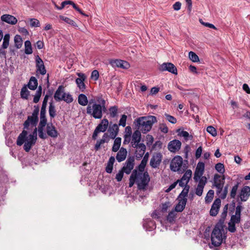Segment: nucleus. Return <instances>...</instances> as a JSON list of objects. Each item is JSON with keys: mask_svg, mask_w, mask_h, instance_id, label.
<instances>
[{"mask_svg": "<svg viewBox=\"0 0 250 250\" xmlns=\"http://www.w3.org/2000/svg\"><path fill=\"white\" fill-rule=\"evenodd\" d=\"M42 87L41 85H40L38 87V90H37L36 92V94L34 96V99H33V102L34 103H37L39 102L40 97L42 95Z\"/></svg>", "mask_w": 250, "mask_h": 250, "instance_id": "obj_34", "label": "nucleus"}, {"mask_svg": "<svg viewBox=\"0 0 250 250\" xmlns=\"http://www.w3.org/2000/svg\"><path fill=\"white\" fill-rule=\"evenodd\" d=\"M10 40V35L9 34H6L3 38V42L2 44V48L3 49H6L9 45V42Z\"/></svg>", "mask_w": 250, "mask_h": 250, "instance_id": "obj_40", "label": "nucleus"}, {"mask_svg": "<svg viewBox=\"0 0 250 250\" xmlns=\"http://www.w3.org/2000/svg\"><path fill=\"white\" fill-rule=\"evenodd\" d=\"M29 95V91L27 88V86L24 85L21 88V98L27 100Z\"/></svg>", "mask_w": 250, "mask_h": 250, "instance_id": "obj_33", "label": "nucleus"}, {"mask_svg": "<svg viewBox=\"0 0 250 250\" xmlns=\"http://www.w3.org/2000/svg\"><path fill=\"white\" fill-rule=\"evenodd\" d=\"M59 18L61 20L64 21L67 23H68L73 26H74V27L78 26L77 23L73 20H72L67 17H65L61 15L59 16Z\"/></svg>", "mask_w": 250, "mask_h": 250, "instance_id": "obj_36", "label": "nucleus"}, {"mask_svg": "<svg viewBox=\"0 0 250 250\" xmlns=\"http://www.w3.org/2000/svg\"><path fill=\"white\" fill-rule=\"evenodd\" d=\"M228 230L231 232H234L236 231L235 224L229 222L228 224Z\"/></svg>", "mask_w": 250, "mask_h": 250, "instance_id": "obj_64", "label": "nucleus"}, {"mask_svg": "<svg viewBox=\"0 0 250 250\" xmlns=\"http://www.w3.org/2000/svg\"><path fill=\"white\" fill-rule=\"evenodd\" d=\"M141 134L140 131L138 129L135 131L132 136L131 144L132 147L134 146L136 144H138L141 141Z\"/></svg>", "mask_w": 250, "mask_h": 250, "instance_id": "obj_24", "label": "nucleus"}, {"mask_svg": "<svg viewBox=\"0 0 250 250\" xmlns=\"http://www.w3.org/2000/svg\"><path fill=\"white\" fill-rule=\"evenodd\" d=\"M150 181V177L147 171L140 172L137 170L136 184L138 189L146 190Z\"/></svg>", "mask_w": 250, "mask_h": 250, "instance_id": "obj_5", "label": "nucleus"}, {"mask_svg": "<svg viewBox=\"0 0 250 250\" xmlns=\"http://www.w3.org/2000/svg\"><path fill=\"white\" fill-rule=\"evenodd\" d=\"M126 155L127 150L126 148L122 147L117 153L116 158L118 162H121L125 159Z\"/></svg>", "mask_w": 250, "mask_h": 250, "instance_id": "obj_23", "label": "nucleus"}, {"mask_svg": "<svg viewBox=\"0 0 250 250\" xmlns=\"http://www.w3.org/2000/svg\"><path fill=\"white\" fill-rule=\"evenodd\" d=\"M109 124L108 121L107 119H103L100 123L97 125L96 129L100 132H104L107 128Z\"/></svg>", "mask_w": 250, "mask_h": 250, "instance_id": "obj_21", "label": "nucleus"}, {"mask_svg": "<svg viewBox=\"0 0 250 250\" xmlns=\"http://www.w3.org/2000/svg\"><path fill=\"white\" fill-rule=\"evenodd\" d=\"M27 119L30 121L32 125L35 126H36L39 120L38 116H33V115L32 114V116H28Z\"/></svg>", "mask_w": 250, "mask_h": 250, "instance_id": "obj_44", "label": "nucleus"}, {"mask_svg": "<svg viewBox=\"0 0 250 250\" xmlns=\"http://www.w3.org/2000/svg\"><path fill=\"white\" fill-rule=\"evenodd\" d=\"M46 133L49 136L53 138H57L59 135L57 130L52 123L47 124L46 125Z\"/></svg>", "mask_w": 250, "mask_h": 250, "instance_id": "obj_18", "label": "nucleus"}, {"mask_svg": "<svg viewBox=\"0 0 250 250\" xmlns=\"http://www.w3.org/2000/svg\"><path fill=\"white\" fill-rule=\"evenodd\" d=\"M177 132L178 133V135L184 137L186 140H188V137H189V133L186 131L181 130L180 129H179L177 130Z\"/></svg>", "mask_w": 250, "mask_h": 250, "instance_id": "obj_57", "label": "nucleus"}, {"mask_svg": "<svg viewBox=\"0 0 250 250\" xmlns=\"http://www.w3.org/2000/svg\"><path fill=\"white\" fill-rule=\"evenodd\" d=\"M227 215V212L223 211L221 213V218L220 219L219 222L216 224L217 225H220L222 226H224V221Z\"/></svg>", "mask_w": 250, "mask_h": 250, "instance_id": "obj_47", "label": "nucleus"}, {"mask_svg": "<svg viewBox=\"0 0 250 250\" xmlns=\"http://www.w3.org/2000/svg\"><path fill=\"white\" fill-rule=\"evenodd\" d=\"M64 90V87L62 85H60L58 87L54 95V98L56 101L60 102L63 100L64 96L66 95Z\"/></svg>", "mask_w": 250, "mask_h": 250, "instance_id": "obj_16", "label": "nucleus"}, {"mask_svg": "<svg viewBox=\"0 0 250 250\" xmlns=\"http://www.w3.org/2000/svg\"><path fill=\"white\" fill-rule=\"evenodd\" d=\"M49 114L51 118H54L56 115V111L55 106L53 104L52 102L49 103Z\"/></svg>", "mask_w": 250, "mask_h": 250, "instance_id": "obj_39", "label": "nucleus"}, {"mask_svg": "<svg viewBox=\"0 0 250 250\" xmlns=\"http://www.w3.org/2000/svg\"><path fill=\"white\" fill-rule=\"evenodd\" d=\"M126 119L127 116L125 114L123 115L120 120L119 125L125 127L126 125Z\"/></svg>", "mask_w": 250, "mask_h": 250, "instance_id": "obj_58", "label": "nucleus"}, {"mask_svg": "<svg viewBox=\"0 0 250 250\" xmlns=\"http://www.w3.org/2000/svg\"><path fill=\"white\" fill-rule=\"evenodd\" d=\"M122 139L120 137H116L114 142L112 150L113 152H117L120 148L121 144Z\"/></svg>", "mask_w": 250, "mask_h": 250, "instance_id": "obj_29", "label": "nucleus"}, {"mask_svg": "<svg viewBox=\"0 0 250 250\" xmlns=\"http://www.w3.org/2000/svg\"><path fill=\"white\" fill-rule=\"evenodd\" d=\"M15 45L17 49L21 48L22 45V40L21 36L16 35L14 37Z\"/></svg>", "mask_w": 250, "mask_h": 250, "instance_id": "obj_32", "label": "nucleus"}, {"mask_svg": "<svg viewBox=\"0 0 250 250\" xmlns=\"http://www.w3.org/2000/svg\"><path fill=\"white\" fill-rule=\"evenodd\" d=\"M191 176L192 171L190 169L186 170L181 179L177 181L179 183V186L181 187H184L185 185H188V184L189 182Z\"/></svg>", "mask_w": 250, "mask_h": 250, "instance_id": "obj_10", "label": "nucleus"}, {"mask_svg": "<svg viewBox=\"0 0 250 250\" xmlns=\"http://www.w3.org/2000/svg\"><path fill=\"white\" fill-rule=\"evenodd\" d=\"M190 187L188 185H185L184 186V188L179 194L178 197V199L180 198H186V197L188 196V192L189 191Z\"/></svg>", "mask_w": 250, "mask_h": 250, "instance_id": "obj_35", "label": "nucleus"}, {"mask_svg": "<svg viewBox=\"0 0 250 250\" xmlns=\"http://www.w3.org/2000/svg\"><path fill=\"white\" fill-rule=\"evenodd\" d=\"M221 201L219 198L216 199L211 206V209L210 210V215L212 216H215L218 213Z\"/></svg>", "mask_w": 250, "mask_h": 250, "instance_id": "obj_14", "label": "nucleus"}, {"mask_svg": "<svg viewBox=\"0 0 250 250\" xmlns=\"http://www.w3.org/2000/svg\"><path fill=\"white\" fill-rule=\"evenodd\" d=\"M115 162V158L114 156H111L107 163L105 167V171L108 173H111L113 170V165Z\"/></svg>", "mask_w": 250, "mask_h": 250, "instance_id": "obj_27", "label": "nucleus"}, {"mask_svg": "<svg viewBox=\"0 0 250 250\" xmlns=\"http://www.w3.org/2000/svg\"><path fill=\"white\" fill-rule=\"evenodd\" d=\"M96 101L97 103V104H103V105H106V102L105 101L102 97H97L96 98Z\"/></svg>", "mask_w": 250, "mask_h": 250, "instance_id": "obj_63", "label": "nucleus"}, {"mask_svg": "<svg viewBox=\"0 0 250 250\" xmlns=\"http://www.w3.org/2000/svg\"><path fill=\"white\" fill-rule=\"evenodd\" d=\"M241 221V216L234 214L231 216L230 222L236 224L239 223Z\"/></svg>", "mask_w": 250, "mask_h": 250, "instance_id": "obj_49", "label": "nucleus"}, {"mask_svg": "<svg viewBox=\"0 0 250 250\" xmlns=\"http://www.w3.org/2000/svg\"><path fill=\"white\" fill-rule=\"evenodd\" d=\"M110 116L112 118H114L117 115L118 107L116 105L111 106L109 108Z\"/></svg>", "mask_w": 250, "mask_h": 250, "instance_id": "obj_41", "label": "nucleus"}, {"mask_svg": "<svg viewBox=\"0 0 250 250\" xmlns=\"http://www.w3.org/2000/svg\"><path fill=\"white\" fill-rule=\"evenodd\" d=\"M46 125L39 124L37 131H38L39 136L42 139H45L47 138V135L43 132L44 127Z\"/></svg>", "mask_w": 250, "mask_h": 250, "instance_id": "obj_28", "label": "nucleus"}, {"mask_svg": "<svg viewBox=\"0 0 250 250\" xmlns=\"http://www.w3.org/2000/svg\"><path fill=\"white\" fill-rule=\"evenodd\" d=\"M133 147H137L138 149H140V150H139V151L141 152V153L140 154V157H142L143 156V155H144L145 151H146V146L145 145V144H143V143H141V144H136V145H135L134 146H133Z\"/></svg>", "mask_w": 250, "mask_h": 250, "instance_id": "obj_37", "label": "nucleus"}, {"mask_svg": "<svg viewBox=\"0 0 250 250\" xmlns=\"http://www.w3.org/2000/svg\"><path fill=\"white\" fill-rule=\"evenodd\" d=\"M176 215L175 211H170L167 216V220L170 223L172 222L174 220Z\"/></svg>", "mask_w": 250, "mask_h": 250, "instance_id": "obj_48", "label": "nucleus"}, {"mask_svg": "<svg viewBox=\"0 0 250 250\" xmlns=\"http://www.w3.org/2000/svg\"><path fill=\"white\" fill-rule=\"evenodd\" d=\"M229 185H227L224 188L223 192L221 194L220 197L221 199H224L226 198L227 195L228 194V189Z\"/></svg>", "mask_w": 250, "mask_h": 250, "instance_id": "obj_59", "label": "nucleus"}, {"mask_svg": "<svg viewBox=\"0 0 250 250\" xmlns=\"http://www.w3.org/2000/svg\"><path fill=\"white\" fill-rule=\"evenodd\" d=\"M134 157L133 156H129L126 160L124 167L122 169L127 174L130 173L131 170L134 167Z\"/></svg>", "mask_w": 250, "mask_h": 250, "instance_id": "obj_7", "label": "nucleus"}, {"mask_svg": "<svg viewBox=\"0 0 250 250\" xmlns=\"http://www.w3.org/2000/svg\"><path fill=\"white\" fill-rule=\"evenodd\" d=\"M170 169L174 172H183L187 168V164L183 163V158L180 156H175L170 164Z\"/></svg>", "mask_w": 250, "mask_h": 250, "instance_id": "obj_6", "label": "nucleus"}, {"mask_svg": "<svg viewBox=\"0 0 250 250\" xmlns=\"http://www.w3.org/2000/svg\"><path fill=\"white\" fill-rule=\"evenodd\" d=\"M99 77V73L98 70H94L92 72L91 75V78L92 79L94 80L95 81H96L98 79Z\"/></svg>", "mask_w": 250, "mask_h": 250, "instance_id": "obj_62", "label": "nucleus"}, {"mask_svg": "<svg viewBox=\"0 0 250 250\" xmlns=\"http://www.w3.org/2000/svg\"><path fill=\"white\" fill-rule=\"evenodd\" d=\"M36 72L44 75L46 73V70L42 59L37 55L36 57Z\"/></svg>", "mask_w": 250, "mask_h": 250, "instance_id": "obj_9", "label": "nucleus"}, {"mask_svg": "<svg viewBox=\"0 0 250 250\" xmlns=\"http://www.w3.org/2000/svg\"><path fill=\"white\" fill-rule=\"evenodd\" d=\"M156 122H157V119L154 116L139 117L134 121L137 129L143 133H146L149 131L153 124Z\"/></svg>", "mask_w": 250, "mask_h": 250, "instance_id": "obj_1", "label": "nucleus"}, {"mask_svg": "<svg viewBox=\"0 0 250 250\" xmlns=\"http://www.w3.org/2000/svg\"><path fill=\"white\" fill-rule=\"evenodd\" d=\"M78 103L81 105H87L88 103L87 97L84 94H80L78 97Z\"/></svg>", "mask_w": 250, "mask_h": 250, "instance_id": "obj_31", "label": "nucleus"}, {"mask_svg": "<svg viewBox=\"0 0 250 250\" xmlns=\"http://www.w3.org/2000/svg\"><path fill=\"white\" fill-rule=\"evenodd\" d=\"M214 191L213 190H209L207 194L205 197V201L206 203H210L212 201L214 196Z\"/></svg>", "mask_w": 250, "mask_h": 250, "instance_id": "obj_42", "label": "nucleus"}, {"mask_svg": "<svg viewBox=\"0 0 250 250\" xmlns=\"http://www.w3.org/2000/svg\"><path fill=\"white\" fill-rule=\"evenodd\" d=\"M238 184H239L237 183V184L234 185L232 187V188L230 191V196L231 198H234L235 197L236 192H237V190L238 188Z\"/></svg>", "mask_w": 250, "mask_h": 250, "instance_id": "obj_50", "label": "nucleus"}, {"mask_svg": "<svg viewBox=\"0 0 250 250\" xmlns=\"http://www.w3.org/2000/svg\"><path fill=\"white\" fill-rule=\"evenodd\" d=\"M207 131L208 133L210 134L212 136H216L217 135V131L216 129L212 126H209L207 128Z\"/></svg>", "mask_w": 250, "mask_h": 250, "instance_id": "obj_52", "label": "nucleus"}, {"mask_svg": "<svg viewBox=\"0 0 250 250\" xmlns=\"http://www.w3.org/2000/svg\"><path fill=\"white\" fill-rule=\"evenodd\" d=\"M215 168L218 172L221 174H223L225 171L224 166L221 163H219L216 164Z\"/></svg>", "mask_w": 250, "mask_h": 250, "instance_id": "obj_43", "label": "nucleus"}, {"mask_svg": "<svg viewBox=\"0 0 250 250\" xmlns=\"http://www.w3.org/2000/svg\"><path fill=\"white\" fill-rule=\"evenodd\" d=\"M70 5H72L73 7L78 12H79L81 14H82L83 16L87 17L88 15L84 14L78 6L77 5L72 1L70 0Z\"/></svg>", "mask_w": 250, "mask_h": 250, "instance_id": "obj_51", "label": "nucleus"}, {"mask_svg": "<svg viewBox=\"0 0 250 250\" xmlns=\"http://www.w3.org/2000/svg\"><path fill=\"white\" fill-rule=\"evenodd\" d=\"M137 169H134L129 177V187H132L135 183H136Z\"/></svg>", "mask_w": 250, "mask_h": 250, "instance_id": "obj_30", "label": "nucleus"}, {"mask_svg": "<svg viewBox=\"0 0 250 250\" xmlns=\"http://www.w3.org/2000/svg\"><path fill=\"white\" fill-rule=\"evenodd\" d=\"M119 131L118 125L115 124L110 125L108 129V132L109 133V137L112 139H114L118 135Z\"/></svg>", "mask_w": 250, "mask_h": 250, "instance_id": "obj_19", "label": "nucleus"}, {"mask_svg": "<svg viewBox=\"0 0 250 250\" xmlns=\"http://www.w3.org/2000/svg\"><path fill=\"white\" fill-rule=\"evenodd\" d=\"M225 176L223 175L222 177L218 174H215L213 177V182L212 186L213 187H217V185L219 184L220 186H224L225 183Z\"/></svg>", "mask_w": 250, "mask_h": 250, "instance_id": "obj_22", "label": "nucleus"}, {"mask_svg": "<svg viewBox=\"0 0 250 250\" xmlns=\"http://www.w3.org/2000/svg\"><path fill=\"white\" fill-rule=\"evenodd\" d=\"M110 63L113 67H118L123 69H126L130 67V64L128 62L121 60H111Z\"/></svg>", "mask_w": 250, "mask_h": 250, "instance_id": "obj_11", "label": "nucleus"}, {"mask_svg": "<svg viewBox=\"0 0 250 250\" xmlns=\"http://www.w3.org/2000/svg\"><path fill=\"white\" fill-rule=\"evenodd\" d=\"M125 172L121 169L116 175V179L118 182H120L123 177Z\"/></svg>", "mask_w": 250, "mask_h": 250, "instance_id": "obj_61", "label": "nucleus"}, {"mask_svg": "<svg viewBox=\"0 0 250 250\" xmlns=\"http://www.w3.org/2000/svg\"><path fill=\"white\" fill-rule=\"evenodd\" d=\"M2 21L9 24L14 25L17 22V19L13 16L9 14H4L1 17Z\"/></svg>", "mask_w": 250, "mask_h": 250, "instance_id": "obj_20", "label": "nucleus"}, {"mask_svg": "<svg viewBox=\"0 0 250 250\" xmlns=\"http://www.w3.org/2000/svg\"><path fill=\"white\" fill-rule=\"evenodd\" d=\"M38 81L37 79L33 76H32L29 80V81L26 86L30 89L32 90H35L38 86Z\"/></svg>", "mask_w": 250, "mask_h": 250, "instance_id": "obj_25", "label": "nucleus"}, {"mask_svg": "<svg viewBox=\"0 0 250 250\" xmlns=\"http://www.w3.org/2000/svg\"><path fill=\"white\" fill-rule=\"evenodd\" d=\"M224 226L216 224L211 235V243L214 247H219L223 242L222 231Z\"/></svg>", "mask_w": 250, "mask_h": 250, "instance_id": "obj_4", "label": "nucleus"}, {"mask_svg": "<svg viewBox=\"0 0 250 250\" xmlns=\"http://www.w3.org/2000/svg\"><path fill=\"white\" fill-rule=\"evenodd\" d=\"M181 146V142L179 140L175 139L169 142L167 148L170 152H175L180 149Z\"/></svg>", "mask_w": 250, "mask_h": 250, "instance_id": "obj_13", "label": "nucleus"}, {"mask_svg": "<svg viewBox=\"0 0 250 250\" xmlns=\"http://www.w3.org/2000/svg\"><path fill=\"white\" fill-rule=\"evenodd\" d=\"M25 50L24 52L26 54H31L32 53V48L31 43L29 41H26L24 42Z\"/></svg>", "mask_w": 250, "mask_h": 250, "instance_id": "obj_38", "label": "nucleus"}, {"mask_svg": "<svg viewBox=\"0 0 250 250\" xmlns=\"http://www.w3.org/2000/svg\"><path fill=\"white\" fill-rule=\"evenodd\" d=\"M106 111V105L97 104L95 100H91L86 107L87 114L96 119H101L103 117V113Z\"/></svg>", "mask_w": 250, "mask_h": 250, "instance_id": "obj_2", "label": "nucleus"}, {"mask_svg": "<svg viewBox=\"0 0 250 250\" xmlns=\"http://www.w3.org/2000/svg\"><path fill=\"white\" fill-rule=\"evenodd\" d=\"M159 70L161 71H167L172 74H177V69L176 66L171 62H164L159 67Z\"/></svg>", "mask_w": 250, "mask_h": 250, "instance_id": "obj_8", "label": "nucleus"}, {"mask_svg": "<svg viewBox=\"0 0 250 250\" xmlns=\"http://www.w3.org/2000/svg\"><path fill=\"white\" fill-rule=\"evenodd\" d=\"M77 75L79 78L76 79V83L79 89L83 91L85 89L84 81L86 79V76L83 73H77Z\"/></svg>", "mask_w": 250, "mask_h": 250, "instance_id": "obj_15", "label": "nucleus"}, {"mask_svg": "<svg viewBox=\"0 0 250 250\" xmlns=\"http://www.w3.org/2000/svg\"><path fill=\"white\" fill-rule=\"evenodd\" d=\"M67 104H70L72 103L73 101V97L71 94L69 93H66L65 96H64V98L63 100Z\"/></svg>", "mask_w": 250, "mask_h": 250, "instance_id": "obj_55", "label": "nucleus"}, {"mask_svg": "<svg viewBox=\"0 0 250 250\" xmlns=\"http://www.w3.org/2000/svg\"><path fill=\"white\" fill-rule=\"evenodd\" d=\"M148 153H146L144 158H143V160H142L140 164L138 167V171L140 172H144L145 170V168L146 166L147 162L148 161Z\"/></svg>", "mask_w": 250, "mask_h": 250, "instance_id": "obj_26", "label": "nucleus"}, {"mask_svg": "<svg viewBox=\"0 0 250 250\" xmlns=\"http://www.w3.org/2000/svg\"><path fill=\"white\" fill-rule=\"evenodd\" d=\"M162 155L160 153H157L153 155L150 161V165L153 168L157 167L161 163Z\"/></svg>", "mask_w": 250, "mask_h": 250, "instance_id": "obj_17", "label": "nucleus"}, {"mask_svg": "<svg viewBox=\"0 0 250 250\" xmlns=\"http://www.w3.org/2000/svg\"><path fill=\"white\" fill-rule=\"evenodd\" d=\"M204 174L203 172H201L195 169L193 179L195 182H198L200 178H201Z\"/></svg>", "mask_w": 250, "mask_h": 250, "instance_id": "obj_46", "label": "nucleus"}, {"mask_svg": "<svg viewBox=\"0 0 250 250\" xmlns=\"http://www.w3.org/2000/svg\"><path fill=\"white\" fill-rule=\"evenodd\" d=\"M27 131L25 130H22L17 140V145L19 146H21L25 142L23 148L26 152H29L32 146L36 144L37 141L32 137H30L29 136L27 137Z\"/></svg>", "mask_w": 250, "mask_h": 250, "instance_id": "obj_3", "label": "nucleus"}, {"mask_svg": "<svg viewBox=\"0 0 250 250\" xmlns=\"http://www.w3.org/2000/svg\"><path fill=\"white\" fill-rule=\"evenodd\" d=\"M241 201H247L250 196V187L245 186L241 190L238 195Z\"/></svg>", "mask_w": 250, "mask_h": 250, "instance_id": "obj_12", "label": "nucleus"}, {"mask_svg": "<svg viewBox=\"0 0 250 250\" xmlns=\"http://www.w3.org/2000/svg\"><path fill=\"white\" fill-rule=\"evenodd\" d=\"M189 58L193 62H199V58L198 56L192 51L189 52Z\"/></svg>", "mask_w": 250, "mask_h": 250, "instance_id": "obj_45", "label": "nucleus"}, {"mask_svg": "<svg viewBox=\"0 0 250 250\" xmlns=\"http://www.w3.org/2000/svg\"><path fill=\"white\" fill-rule=\"evenodd\" d=\"M30 25L31 27H39L40 23L39 20L36 19H30Z\"/></svg>", "mask_w": 250, "mask_h": 250, "instance_id": "obj_53", "label": "nucleus"}, {"mask_svg": "<svg viewBox=\"0 0 250 250\" xmlns=\"http://www.w3.org/2000/svg\"><path fill=\"white\" fill-rule=\"evenodd\" d=\"M165 116H166V119L170 123L173 124H175L176 123V119L173 116H171L168 114H165Z\"/></svg>", "mask_w": 250, "mask_h": 250, "instance_id": "obj_56", "label": "nucleus"}, {"mask_svg": "<svg viewBox=\"0 0 250 250\" xmlns=\"http://www.w3.org/2000/svg\"><path fill=\"white\" fill-rule=\"evenodd\" d=\"M195 169H196L198 171L204 172V170H205L204 163L203 162H199L197 164V166Z\"/></svg>", "mask_w": 250, "mask_h": 250, "instance_id": "obj_60", "label": "nucleus"}, {"mask_svg": "<svg viewBox=\"0 0 250 250\" xmlns=\"http://www.w3.org/2000/svg\"><path fill=\"white\" fill-rule=\"evenodd\" d=\"M198 181L199 183L197 186H200V187L204 188L207 183V179L206 176H202L199 179Z\"/></svg>", "mask_w": 250, "mask_h": 250, "instance_id": "obj_54", "label": "nucleus"}]
</instances>
